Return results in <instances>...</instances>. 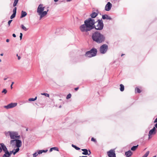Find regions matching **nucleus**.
Wrapping results in <instances>:
<instances>
[{
  "instance_id": "32",
  "label": "nucleus",
  "mask_w": 157,
  "mask_h": 157,
  "mask_svg": "<svg viewBox=\"0 0 157 157\" xmlns=\"http://www.w3.org/2000/svg\"><path fill=\"white\" fill-rule=\"evenodd\" d=\"M38 153L35 152L33 154V156L34 157H36L38 155Z\"/></svg>"
},
{
  "instance_id": "38",
  "label": "nucleus",
  "mask_w": 157,
  "mask_h": 157,
  "mask_svg": "<svg viewBox=\"0 0 157 157\" xmlns=\"http://www.w3.org/2000/svg\"><path fill=\"white\" fill-rule=\"evenodd\" d=\"M91 140L92 141H94V142H96V140H95V139H94V138H91Z\"/></svg>"
},
{
  "instance_id": "36",
  "label": "nucleus",
  "mask_w": 157,
  "mask_h": 157,
  "mask_svg": "<svg viewBox=\"0 0 157 157\" xmlns=\"http://www.w3.org/2000/svg\"><path fill=\"white\" fill-rule=\"evenodd\" d=\"M12 21V20H9L8 21V24L9 26L10 25V24L11 23V22Z\"/></svg>"
},
{
  "instance_id": "16",
  "label": "nucleus",
  "mask_w": 157,
  "mask_h": 157,
  "mask_svg": "<svg viewBox=\"0 0 157 157\" xmlns=\"http://www.w3.org/2000/svg\"><path fill=\"white\" fill-rule=\"evenodd\" d=\"M27 14L26 12L23 11H22L21 12V16L20 17L21 18H22L26 16Z\"/></svg>"
},
{
  "instance_id": "53",
  "label": "nucleus",
  "mask_w": 157,
  "mask_h": 157,
  "mask_svg": "<svg viewBox=\"0 0 157 157\" xmlns=\"http://www.w3.org/2000/svg\"><path fill=\"white\" fill-rule=\"evenodd\" d=\"M14 82H12V84L11 85H13V84H14Z\"/></svg>"
},
{
  "instance_id": "20",
  "label": "nucleus",
  "mask_w": 157,
  "mask_h": 157,
  "mask_svg": "<svg viewBox=\"0 0 157 157\" xmlns=\"http://www.w3.org/2000/svg\"><path fill=\"white\" fill-rule=\"evenodd\" d=\"M5 154L3 155L2 157H9L10 155V154L8 152V153L5 152Z\"/></svg>"
},
{
  "instance_id": "15",
  "label": "nucleus",
  "mask_w": 157,
  "mask_h": 157,
  "mask_svg": "<svg viewBox=\"0 0 157 157\" xmlns=\"http://www.w3.org/2000/svg\"><path fill=\"white\" fill-rule=\"evenodd\" d=\"M102 18L103 19H107L110 20L111 19V18L109 16L105 14L102 15Z\"/></svg>"
},
{
  "instance_id": "46",
  "label": "nucleus",
  "mask_w": 157,
  "mask_h": 157,
  "mask_svg": "<svg viewBox=\"0 0 157 157\" xmlns=\"http://www.w3.org/2000/svg\"><path fill=\"white\" fill-rule=\"evenodd\" d=\"M89 153H88V154H87L88 155H90L91 153L90 151V150H89Z\"/></svg>"
},
{
  "instance_id": "29",
  "label": "nucleus",
  "mask_w": 157,
  "mask_h": 157,
  "mask_svg": "<svg viewBox=\"0 0 157 157\" xmlns=\"http://www.w3.org/2000/svg\"><path fill=\"white\" fill-rule=\"evenodd\" d=\"M42 95H45L46 96V97H49V94L46 93H41V94Z\"/></svg>"
},
{
  "instance_id": "2",
  "label": "nucleus",
  "mask_w": 157,
  "mask_h": 157,
  "mask_svg": "<svg viewBox=\"0 0 157 157\" xmlns=\"http://www.w3.org/2000/svg\"><path fill=\"white\" fill-rule=\"evenodd\" d=\"M92 38L93 41L98 43H101L105 40V37L100 33L96 32L92 35Z\"/></svg>"
},
{
  "instance_id": "30",
  "label": "nucleus",
  "mask_w": 157,
  "mask_h": 157,
  "mask_svg": "<svg viewBox=\"0 0 157 157\" xmlns=\"http://www.w3.org/2000/svg\"><path fill=\"white\" fill-rule=\"evenodd\" d=\"M71 94H68L67 95V96L66 98L67 99H68L69 98H70L71 97Z\"/></svg>"
},
{
  "instance_id": "18",
  "label": "nucleus",
  "mask_w": 157,
  "mask_h": 157,
  "mask_svg": "<svg viewBox=\"0 0 157 157\" xmlns=\"http://www.w3.org/2000/svg\"><path fill=\"white\" fill-rule=\"evenodd\" d=\"M16 139L12 140L10 141V144L12 146H15Z\"/></svg>"
},
{
  "instance_id": "40",
  "label": "nucleus",
  "mask_w": 157,
  "mask_h": 157,
  "mask_svg": "<svg viewBox=\"0 0 157 157\" xmlns=\"http://www.w3.org/2000/svg\"><path fill=\"white\" fill-rule=\"evenodd\" d=\"M53 150V147L51 148L50 149L49 151L50 152H52V151Z\"/></svg>"
},
{
  "instance_id": "6",
  "label": "nucleus",
  "mask_w": 157,
  "mask_h": 157,
  "mask_svg": "<svg viewBox=\"0 0 157 157\" xmlns=\"http://www.w3.org/2000/svg\"><path fill=\"white\" fill-rule=\"evenodd\" d=\"M108 49V46L106 44H103L100 48V52L101 54L105 53Z\"/></svg>"
},
{
  "instance_id": "34",
  "label": "nucleus",
  "mask_w": 157,
  "mask_h": 157,
  "mask_svg": "<svg viewBox=\"0 0 157 157\" xmlns=\"http://www.w3.org/2000/svg\"><path fill=\"white\" fill-rule=\"evenodd\" d=\"M53 150L59 151V148L57 147H53Z\"/></svg>"
},
{
  "instance_id": "4",
  "label": "nucleus",
  "mask_w": 157,
  "mask_h": 157,
  "mask_svg": "<svg viewBox=\"0 0 157 157\" xmlns=\"http://www.w3.org/2000/svg\"><path fill=\"white\" fill-rule=\"evenodd\" d=\"M7 136H10V139L12 140L20 139V136L18 135V133L16 132L9 131L5 133Z\"/></svg>"
},
{
  "instance_id": "50",
  "label": "nucleus",
  "mask_w": 157,
  "mask_h": 157,
  "mask_svg": "<svg viewBox=\"0 0 157 157\" xmlns=\"http://www.w3.org/2000/svg\"><path fill=\"white\" fill-rule=\"evenodd\" d=\"M12 86H13V85H11L10 87H11V89H12L13 88Z\"/></svg>"
},
{
  "instance_id": "7",
  "label": "nucleus",
  "mask_w": 157,
  "mask_h": 157,
  "mask_svg": "<svg viewBox=\"0 0 157 157\" xmlns=\"http://www.w3.org/2000/svg\"><path fill=\"white\" fill-rule=\"evenodd\" d=\"M107 154L109 157H116L115 151L114 150H111L107 151Z\"/></svg>"
},
{
  "instance_id": "27",
  "label": "nucleus",
  "mask_w": 157,
  "mask_h": 157,
  "mask_svg": "<svg viewBox=\"0 0 157 157\" xmlns=\"http://www.w3.org/2000/svg\"><path fill=\"white\" fill-rule=\"evenodd\" d=\"M71 146L73 147H74L75 148V149L77 150H79L80 149V148L77 147L76 146L73 144H72Z\"/></svg>"
},
{
  "instance_id": "26",
  "label": "nucleus",
  "mask_w": 157,
  "mask_h": 157,
  "mask_svg": "<svg viewBox=\"0 0 157 157\" xmlns=\"http://www.w3.org/2000/svg\"><path fill=\"white\" fill-rule=\"evenodd\" d=\"M37 98V97H36L35 98H30L29 99V101H34L36 100Z\"/></svg>"
},
{
  "instance_id": "43",
  "label": "nucleus",
  "mask_w": 157,
  "mask_h": 157,
  "mask_svg": "<svg viewBox=\"0 0 157 157\" xmlns=\"http://www.w3.org/2000/svg\"><path fill=\"white\" fill-rule=\"evenodd\" d=\"M12 36L14 37H16V35L15 34H13Z\"/></svg>"
},
{
  "instance_id": "55",
  "label": "nucleus",
  "mask_w": 157,
  "mask_h": 157,
  "mask_svg": "<svg viewBox=\"0 0 157 157\" xmlns=\"http://www.w3.org/2000/svg\"><path fill=\"white\" fill-rule=\"evenodd\" d=\"M71 1V0H67V2H70V1Z\"/></svg>"
},
{
  "instance_id": "21",
  "label": "nucleus",
  "mask_w": 157,
  "mask_h": 157,
  "mask_svg": "<svg viewBox=\"0 0 157 157\" xmlns=\"http://www.w3.org/2000/svg\"><path fill=\"white\" fill-rule=\"evenodd\" d=\"M19 0H14V2L13 4V6L14 7H16L15 6H17V3L18 2Z\"/></svg>"
},
{
  "instance_id": "12",
  "label": "nucleus",
  "mask_w": 157,
  "mask_h": 157,
  "mask_svg": "<svg viewBox=\"0 0 157 157\" xmlns=\"http://www.w3.org/2000/svg\"><path fill=\"white\" fill-rule=\"evenodd\" d=\"M0 144L1 147V148L2 149V150H3L4 152H6L8 153L9 151L7 150V147L3 143H1Z\"/></svg>"
},
{
  "instance_id": "9",
  "label": "nucleus",
  "mask_w": 157,
  "mask_h": 157,
  "mask_svg": "<svg viewBox=\"0 0 157 157\" xmlns=\"http://www.w3.org/2000/svg\"><path fill=\"white\" fill-rule=\"evenodd\" d=\"M156 132V130L155 127H154L153 128L150 130L149 132L148 136L149 138H151V135L152 134H155Z\"/></svg>"
},
{
  "instance_id": "28",
  "label": "nucleus",
  "mask_w": 157,
  "mask_h": 157,
  "mask_svg": "<svg viewBox=\"0 0 157 157\" xmlns=\"http://www.w3.org/2000/svg\"><path fill=\"white\" fill-rule=\"evenodd\" d=\"M149 153V151H147L142 157H147Z\"/></svg>"
},
{
  "instance_id": "51",
  "label": "nucleus",
  "mask_w": 157,
  "mask_h": 157,
  "mask_svg": "<svg viewBox=\"0 0 157 157\" xmlns=\"http://www.w3.org/2000/svg\"><path fill=\"white\" fill-rule=\"evenodd\" d=\"M13 151H10V154H11L12 152L13 153Z\"/></svg>"
},
{
  "instance_id": "17",
  "label": "nucleus",
  "mask_w": 157,
  "mask_h": 157,
  "mask_svg": "<svg viewBox=\"0 0 157 157\" xmlns=\"http://www.w3.org/2000/svg\"><path fill=\"white\" fill-rule=\"evenodd\" d=\"M82 150L83 151V152H82V154L83 155H87V154H88V151L87 149H82Z\"/></svg>"
},
{
  "instance_id": "35",
  "label": "nucleus",
  "mask_w": 157,
  "mask_h": 157,
  "mask_svg": "<svg viewBox=\"0 0 157 157\" xmlns=\"http://www.w3.org/2000/svg\"><path fill=\"white\" fill-rule=\"evenodd\" d=\"M22 36H23L22 33H20V40H21L22 38Z\"/></svg>"
},
{
  "instance_id": "37",
  "label": "nucleus",
  "mask_w": 157,
  "mask_h": 157,
  "mask_svg": "<svg viewBox=\"0 0 157 157\" xmlns=\"http://www.w3.org/2000/svg\"><path fill=\"white\" fill-rule=\"evenodd\" d=\"M42 150H39L38 152V153L39 154H41L42 153Z\"/></svg>"
},
{
  "instance_id": "13",
  "label": "nucleus",
  "mask_w": 157,
  "mask_h": 157,
  "mask_svg": "<svg viewBox=\"0 0 157 157\" xmlns=\"http://www.w3.org/2000/svg\"><path fill=\"white\" fill-rule=\"evenodd\" d=\"M16 11L17 7H15L13 11V14L10 16V18L11 19H12L15 17L16 13Z\"/></svg>"
},
{
  "instance_id": "14",
  "label": "nucleus",
  "mask_w": 157,
  "mask_h": 157,
  "mask_svg": "<svg viewBox=\"0 0 157 157\" xmlns=\"http://www.w3.org/2000/svg\"><path fill=\"white\" fill-rule=\"evenodd\" d=\"M132 154V153L130 150H129L128 151L125 152V155L127 157H130L131 156Z\"/></svg>"
},
{
  "instance_id": "33",
  "label": "nucleus",
  "mask_w": 157,
  "mask_h": 157,
  "mask_svg": "<svg viewBox=\"0 0 157 157\" xmlns=\"http://www.w3.org/2000/svg\"><path fill=\"white\" fill-rule=\"evenodd\" d=\"M7 92L6 90L5 89H4L2 91V93H4L5 94H6Z\"/></svg>"
},
{
  "instance_id": "10",
  "label": "nucleus",
  "mask_w": 157,
  "mask_h": 157,
  "mask_svg": "<svg viewBox=\"0 0 157 157\" xmlns=\"http://www.w3.org/2000/svg\"><path fill=\"white\" fill-rule=\"evenodd\" d=\"M112 6V4L110 2H109L105 6V10L107 11H109L111 9Z\"/></svg>"
},
{
  "instance_id": "57",
  "label": "nucleus",
  "mask_w": 157,
  "mask_h": 157,
  "mask_svg": "<svg viewBox=\"0 0 157 157\" xmlns=\"http://www.w3.org/2000/svg\"><path fill=\"white\" fill-rule=\"evenodd\" d=\"M17 56L18 57V56H18V55L17 54Z\"/></svg>"
},
{
  "instance_id": "48",
  "label": "nucleus",
  "mask_w": 157,
  "mask_h": 157,
  "mask_svg": "<svg viewBox=\"0 0 157 157\" xmlns=\"http://www.w3.org/2000/svg\"><path fill=\"white\" fill-rule=\"evenodd\" d=\"M155 128H157V123L155 124Z\"/></svg>"
},
{
  "instance_id": "47",
  "label": "nucleus",
  "mask_w": 157,
  "mask_h": 157,
  "mask_svg": "<svg viewBox=\"0 0 157 157\" xmlns=\"http://www.w3.org/2000/svg\"><path fill=\"white\" fill-rule=\"evenodd\" d=\"M8 78V77H7V78H4V80H6Z\"/></svg>"
},
{
  "instance_id": "41",
  "label": "nucleus",
  "mask_w": 157,
  "mask_h": 157,
  "mask_svg": "<svg viewBox=\"0 0 157 157\" xmlns=\"http://www.w3.org/2000/svg\"><path fill=\"white\" fill-rule=\"evenodd\" d=\"M78 87H76L75 88V90L77 91L78 90Z\"/></svg>"
},
{
  "instance_id": "25",
  "label": "nucleus",
  "mask_w": 157,
  "mask_h": 157,
  "mask_svg": "<svg viewBox=\"0 0 157 157\" xmlns=\"http://www.w3.org/2000/svg\"><path fill=\"white\" fill-rule=\"evenodd\" d=\"M19 147H17L16 149H14V151L13 152V155H14L19 150Z\"/></svg>"
},
{
  "instance_id": "11",
  "label": "nucleus",
  "mask_w": 157,
  "mask_h": 157,
  "mask_svg": "<svg viewBox=\"0 0 157 157\" xmlns=\"http://www.w3.org/2000/svg\"><path fill=\"white\" fill-rule=\"evenodd\" d=\"M22 145V142L19 139H16L15 146L17 147H20Z\"/></svg>"
},
{
  "instance_id": "45",
  "label": "nucleus",
  "mask_w": 157,
  "mask_h": 157,
  "mask_svg": "<svg viewBox=\"0 0 157 157\" xmlns=\"http://www.w3.org/2000/svg\"><path fill=\"white\" fill-rule=\"evenodd\" d=\"M17 58L18 60H20L21 59V57L19 56H18Z\"/></svg>"
},
{
  "instance_id": "42",
  "label": "nucleus",
  "mask_w": 157,
  "mask_h": 157,
  "mask_svg": "<svg viewBox=\"0 0 157 157\" xmlns=\"http://www.w3.org/2000/svg\"><path fill=\"white\" fill-rule=\"evenodd\" d=\"M157 122V118H156V119L155 120L154 123Z\"/></svg>"
},
{
  "instance_id": "31",
  "label": "nucleus",
  "mask_w": 157,
  "mask_h": 157,
  "mask_svg": "<svg viewBox=\"0 0 157 157\" xmlns=\"http://www.w3.org/2000/svg\"><path fill=\"white\" fill-rule=\"evenodd\" d=\"M136 90L137 91V92L138 93H140L141 92L140 90L138 88H136Z\"/></svg>"
},
{
  "instance_id": "49",
  "label": "nucleus",
  "mask_w": 157,
  "mask_h": 157,
  "mask_svg": "<svg viewBox=\"0 0 157 157\" xmlns=\"http://www.w3.org/2000/svg\"><path fill=\"white\" fill-rule=\"evenodd\" d=\"M54 2H56L58 1L59 0H54Z\"/></svg>"
},
{
  "instance_id": "56",
  "label": "nucleus",
  "mask_w": 157,
  "mask_h": 157,
  "mask_svg": "<svg viewBox=\"0 0 157 157\" xmlns=\"http://www.w3.org/2000/svg\"><path fill=\"white\" fill-rule=\"evenodd\" d=\"M123 55H124V54H122L121 55V56H122Z\"/></svg>"
},
{
  "instance_id": "8",
  "label": "nucleus",
  "mask_w": 157,
  "mask_h": 157,
  "mask_svg": "<svg viewBox=\"0 0 157 157\" xmlns=\"http://www.w3.org/2000/svg\"><path fill=\"white\" fill-rule=\"evenodd\" d=\"M17 103H11L7 105L4 106V107L6 109H8L15 107L17 106Z\"/></svg>"
},
{
  "instance_id": "24",
  "label": "nucleus",
  "mask_w": 157,
  "mask_h": 157,
  "mask_svg": "<svg viewBox=\"0 0 157 157\" xmlns=\"http://www.w3.org/2000/svg\"><path fill=\"white\" fill-rule=\"evenodd\" d=\"M21 29H23V30H25V31H27L28 29L26 28L23 25H21Z\"/></svg>"
},
{
  "instance_id": "58",
  "label": "nucleus",
  "mask_w": 157,
  "mask_h": 157,
  "mask_svg": "<svg viewBox=\"0 0 157 157\" xmlns=\"http://www.w3.org/2000/svg\"><path fill=\"white\" fill-rule=\"evenodd\" d=\"M152 157H156V156H153Z\"/></svg>"
},
{
  "instance_id": "3",
  "label": "nucleus",
  "mask_w": 157,
  "mask_h": 157,
  "mask_svg": "<svg viewBox=\"0 0 157 157\" xmlns=\"http://www.w3.org/2000/svg\"><path fill=\"white\" fill-rule=\"evenodd\" d=\"M45 7L42 4H40L38 7L37 12L38 14L40 16V20L46 16L48 13V10L47 11H44Z\"/></svg>"
},
{
  "instance_id": "52",
  "label": "nucleus",
  "mask_w": 157,
  "mask_h": 157,
  "mask_svg": "<svg viewBox=\"0 0 157 157\" xmlns=\"http://www.w3.org/2000/svg\"><path fill=\"white\" fill-rule=\"evenodd\" d=\"M79 157H87V156H80Z\"/></svg>"
},
{
  "instance_id": "5",
  "label": "nucleus",
  "mask_w": 157,
  "mask_h": 157,
  "mask_svg": "<svg viewBox=\"0 0 157 157\" xmlns=\"http://www.w3.org/2000/svg\"><path fill=\"white\" fill-rule=\"evenodd\" d=\"M97 52V51L96 49L93 48L90 51L86 52L85 55L87 57H91L95 56Z\"/></svg>"
},
{
  "instance_id": "23",
  "label": "nucleus",
  "mask_w": 157,
  "mask_h": 157,
  "mask_svg": "<svg viewBox=\"0 0 157 157\" xmlns=\"http://www.w3.org/2000/svg\"><path fill=\"white\" fill-rule=\"evenodd\" d=\"M138 146V145H137L135 146H133L131 148V150L132 151H134L137 148Z\"/></svg>"
},
{
  "instance_id": "54",
  "label": "nucleus",
  "mask_w": 157,
  "mask_h": 157,
  "mask_svg": "<svg viewBox=\"0 0 157 157\" xmlns=\"http://www.w3.org/2000/svg\"><path fill=\"white\" fill-rule=\"evenodd\" d=\"M0 55H1V56H3V53H1V54H0Z\"/></svg>"
},
{
  "instance_id": "19",
  "label": "nucleus",
  "mask_w": 157,
  "mask_h": 157,
  "mask_svg": "<svg viewBox=\"0 0 157 157\" xmlns=\"http://www.w3.org/2000/svg\"><path fill=\"white\" fill-rule=\"evenodd\" d=\"M98 15V13L96 12L93 13L90 16L92 18H94L96 17Z\"/></svg>"
},
{
  "instance_id": "39",
  "label": "nucleus",
  "mask_w": 157,
  "mask_h": 157,
  "mask_svg": "<svg viewBox=\"0 0 157 157\" xmlns=\"http://www.w3.org/2000/svg\"><path fill=\"white\" fill-rule=\"evenodd\" d=\"M48 150H42V152H47L48 151Z\"/></svg>"
},
{
  "instance_id": "22",
  "label": "nucleus",
  "mask_w": 157,
  "mask_h": 157,
  "mask_svg": "<svg viewBox=\"0 0 157 157\" xmlns=\"http://www.w3.org/2000/svg\"><path fill=\"white\" fill-rule=\"evenodd\" d=\"M120 90L121 91H123L124 90V86L122 84H121L120 85Z\"/></svg>"
},
{
  "instance_id": "1",
  "label": "nucleus",
  "mask_w": 157,
  "mask_h": 157,
  "mask_svg": "<svg viewBox=\"0 0 157 157\" xmlns=\"http://www.w3.org/2000/svg\"><path fill=\"white\" fill-rule=\"evenodd\" d=\"M97 25H94L95 21L94 19L89 18L84 21V24L81 25L80 27V30L82 32H86L93 29L95 27V29L98 30H101L103 29L104 25L102 20H98Z\"/></svg>"
},
{
  "instance_id": "44",
  "label": "nucleus",
  "mask_w": 157,
  "mask_h": 157,
  "mask_svg": "<svg viewBox=\"0 0 157 157\" xmlns=\"http://www.w3.org/2000/svg\"><path fill=\"white\" fill-rule=\"evenodd\" d=\"M9 39H7L6 40V41L7 42H9Z\"/></svg>"
}]
</instances>
